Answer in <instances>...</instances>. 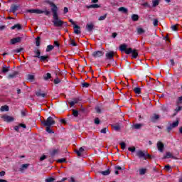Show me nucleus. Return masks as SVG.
I'll use <instances>...</instances> for the list:
<instances>
[{
	"instance_id": "nucleus-53",
	"label": "nucleus",
	"mask_w": 182,
	"mask_h": 182,
	"mask_svg": "<svg viewBox=\"0 0 182 182\" xmlns=\"http://www.w3.org/2000/svg\"><path fill=\"white\" fill-rule=\"evenodd\" d=\"M50 154L51 156H56V154H58V150L57 149L53 150Z\"/></svg>"
},
{
	"instance_id": "nucleus-18",
	"label": "nucleus",
	"mask_w": 182,
	"mask_h": 182,
	"mask_svg": "<svg viewBox=\"0 0 182 182\" xmlns=\"http://www.w3.org/2000/svg\"><path fill=\"white\" fill-rule=\"evenodd\" d=\"M87 8L88 9H96L97 8H100V5H99V4H91L90 6H87Z\"/></svg>"
},
{
	"instance_id": "nucleus-43",
	"label": "nucleus",
	"mask_w": 182,
	"mask_h": 182,
	"mask_svg": "<svg viewBox=\"0 0 182 182\" xmlns=\"http://www.w3.org/2000/svg\"><path fill=\"white\" fill-rule=\"evenodd\" d=\"M137 32L139 35H141V33H144V30L141 28H137Z\"/></svg>"
},
{
	"instance_id": "nucleus-42",
	"label": "nucleus",
	"mask_w": 182,
	"mask_h": 182,
	"mask_svg": "<svg viewBox=\"0 0 182 182\" xmlns=\"http://www.w3.org/2000/svg\"><path fill=\"white\" fill-rule=\"evenodd\" d=\"M181 103H182V96L178 98V100L176 101V105L177 106H178V105H181Z\"/></svg>"
},
{
	"instance_id": "nucleus-4",
	"label": "nucleus",
	"mask_w": 182,
	"mask_h": 182,
	"mask_svg": "<svg viewBox=\"0 0 182 182\" xmlns=\"http://www.w3.org/2000/svg\"><path fill=\"white\" fill-rule=\"evenodd\" d=\"M130 53L132 54V58L134 59H136V58L139 56V53H137V50H133V48H128L126 51L127 55H130Z\"/></svg>"
},
{
	"instance_id": "nucleus-57",
	"label": "nucleus",
	"mask_w": 182,
	"mask_h": 182,
	"mask_svg": "<svg viewBox=\"0 0 182 182\" xmlns=\"http://www.w3.org/2000/svg\"><path fill=\"white\" fill-rule=\"evenodd\" d=\"M58 163H66V159L65 158L58 160Z\"/></svg>"
},
{
	"instance_id": "nucleus-34",
	"label": "nucleus",
	"mask_w": 182,
	"mask_h": 182,
	"mask_svg": "<svg viewBox=\"0 0 182 182\" xmlns=\"http://www.w3.org/2000/svg\"><path fill=\"white\" fill-rule=\"evenodd\" d=\"M146 171H147V169H146V168L139 169L140 176H144V174H146Z\"/></svg>"
},
{
	"instance_id": "nucleus-48",
	"label": "nucleus",
	"mask_w": 182,
	"mask_h": 182,
	"mask_svg": "<svg viewBox=\"0 0 182 182\" xmlns=\"http://www.w3.org/2000/svg\"><path fill=\"white\" fill-rule=\"evenodd\" d=\"M154 26H157L159 25V20L157 18H154L153 21Z\"/></svg>"
},
{
	"instance_id": "nucleus-37",
	"label": "nucleus",
	"mask_w": 182,
	"mask_h": 182,
	"mask_svg": "<svg viewBox=\"0 0 182 182\" xmlns=\"http://www.w3.org/2000/svg\"><path fill=\"white\" fill-rule=\"evenodd\" d=\"M36 46H39L41 45V37H37L36 38Z\"/></svg>"
},
{
	"instance_id": "nucleus-36",
	"label": "nucleus",
	"mask_w": 182,
	"mask_h": 182,
	"mask_svg": "<svg viewBox=\"0 0 182 182\" xmlns=\"http://www.w3.org/2000/svg\"><path fill=\"white\" fill-rule=\"evenodd\" d=\"M132 21H139V15H137V14H133V15L132 16Z\"/></svg>"
},
{
	"instance_id": "nucleus-5",
	"label": "nucleus",
	"mask_w": 182,
	"mask_h": 182,
	"mask_svg": "<svg viewBox=\"0 0 182 182\" xmlns=\"http://www.w3.org/2000/svg\"><path fill=\"white\" fill-rule=\"evenodd\" d=\"M1 118L4 120V122H6V123H11L14 122V120H15V118H14V117L7 114L1 115Z\"/></svg>"
},
{
	"instance_id": "nucleus-45",
	"label": "nucleus",
	"mask_w": 182,
	"mask_h": 182,
	"mask_svg": "<svg viewBox=\"0 0 182 182\" xmlns=\"http://www.w3.org/2000/svg\"><path fill=\"white\" fill-rule=\"evenodd\" d=\"M38 59H40L41 60H42V62H45V60H46L48 59V56H43V55H42V56H40V57L38 58Z\"/></svg>"
},
{
	"instance_id": "nucleus-23",
	"label": "nucleus",
	"mask_w": 182,
	"mask_h": 182,
	"mask_svg": "<svg viewBox=\"0 0 182 182\" xmlns=\"http://www.w3.org/2000/svg\"><path fill=\"white\" fill-rule=\"evenodd\" d=\"M159 119H160V116L156 114L151 117V122H156V120H159Z\"/></svg>"
},
{
	"instance_id": "nucleus-16",
	"label": "nucleus",
	"mask_w": 182,
	"mask_h": 182,
	"mask_svg": "<svg viewBox=\"0 0 182 182\" xmlns=\"http://www.w3.org/2000/svg\"><path fill=\"white\" fill-rule=\"evenodd\" d=\"M182 110V107L181 106H178L174 110H173V116H177V114L178 112H181Z\"/></svg>"
},
{
	"instance_id": "nucleus-55",
	"label": "nucleus",
	"mask_w": 182,
	"mask_h": 182,
	"mask_svg": "<svg viewBox=\"0 0 182 182\" xmlns=\"http://www.w3.org/2000/svg\"><path fill=\"white\" fill-rule=\"evenodd\" d=\"M53 181H55L54 178H48L46 179V182H53Z\"/></svg>"
},
{
	"instance_id": "nucleus-56",
	"label": "nucleus",
	"mask_w": 182,
	"mask_h": 182,
	"mask_svg": "<svg viewBox=\"0 0 182 182\" xmlns=\"http://www.w3.org/2000/svg\"><path fill=\"white\" fill-rule=\"evenodd\" d=\"M82 87H89V86H90V85L87 82H84L82 84Z\"/></svg>"
},
{
	"instance_id": "nucleus-32",
	"label": "nucleus",
	"mask_w": 182,
	"mask_h": 182,
	"mask_svg": "<svg viewBox=\"0 0 182 182\" xmlns=\"http://www.w3.org/2000/svg\"><path fill=\"white\" fill-rule=\"evenodd\" d=\"M100 173L102 174V176H109V174H110V171L107 169L106 171H102Z\"/></svg>"
},
{
	"instance_id": "nucleus-29",
	"label": "nucleus",
	"mask_w": 182,
	"mask_h": 182,
	"mask_svg": "<svg viewBox=\"0 0 182 182\" xmlns=\"http://www.w3.org/2000/svg\"><path fill=\"white\" fill-rule=\"evenodd\" d=\"M87 31H88V32H92V31H93V24H87Z\"/></svg>"
},
{
	"instance_id": "nucleus-64",
	"label": "nucleus",
	"mask_w": 182,
	"mask_h": 182,
	"mask_svg": "<svg viewBox=\"0 0 182 182\" xmlns=\"http://www.w3.org/2000/svg\"><path fill=\"white\" fill-rule=\"evenodd\" d=\"M115 170L119 171V170H122V168L119 166H117L114 167Z\"/></svg>"
},
{
	"instance_id": "nucleus-25",
	"label": "nucleus",
	"mask_w": 182,
	"mask_h": 182,
	"mask_svg": "<svg viewBox=\"0 0 182 182\" xmlns=\"http://www.w3.org/2000/svg\"><path fill=\"white\" fill-rule=\"evenodd\" d=\"M152 4V6L154 8H156V6H157L160 4V0H153Z\"/></svg>"
},
{
	"instance_id": "nucleus-24",
	"label": "nucleus",
	"mask_w": 182,
	"mask_h": 182,
	"mask_svg": "<svg viewBox=\"0 0 182 182\" xmlns=\"http://www.w3.org/2000/svg\"><path fill=\"white\" fill-rule=\"evenodd\" d=\"M134 93H136V95H140V93H141V89L139 87L134 88Z\"/></svg>"
},
{
	"instance_id": "nucleus-50",
	"label": "nucleus",
	"mask_w": 182,
	"mask_h": 182,
	"mask_svg": "<svg viewBox=\"0 0 182 182\" xmlns=\"http://www.w3.org/2000/svg\"><path fill=\"white\" fill-rule=\"evenodd\" d=\"M128 150H129V151H131L132 153H134L136 151V148L134 146L129 147Z\"/></svg>"
},
{
	"instance_id": "nucleus-12",
	"label": "nucleus",
	"mask_w": 182,
	"mask_h": 182,
	"mask_svg": "<svg viewBox=\"0 0 182 182\" xmlns=\"http://www.w3.org/2000/svg\"><path fill=\"white\" fill-rule=\"evenodd\" d=\"M18 9H19V6L11 5L9 12H13V14H15V12H16V11H18Z\"/></svg>"
},
{
	"instance_id": "nucleus-52",
	"label": "nucleus",
	"mask_w": 182,
	"mask_h": 182,
	"mask_svg": "<svg viewBox=\"0 0 182 182\" xmlns=\"http://www.w3.org/2000/svg\"><path fill=\"white\" fill-rule=\"evenodd\" d=\"M119 144H120L121 148L122 149V150H124V149H126V143L121 142Z\"/></svg>"
},
{
	"instance_id": "nucleus-15",
	"label": "nucleus",
	"mask_w": 182,
	"mask_h": 182,
	"mask_svg": "<svg viewBox=\"0 0 182 182\" xmlns=\"http://www.w3.org/2000/svg\"><path fill=\"white\" fill-rule=\"evenodd\" d=\"M83 151H85V149H83V147H80L79 150H75V153L79 157L82 156V153H83Z\"/></svg>"
},
{
	"instance_id": "nucleus-13",
	"label": "nucleus",
	"mask_w": 182,
	"mask_h": 182,
	"mask_svg": "<svg viewBox=\"0 0 182 182\" xmlns=\"http://www.w3.org/2000/svg\"><path fill=\"white\" fill-rule=\"evenodd\" d=\"M119 50H121V52H127V44H122L119 46Z\"/></svg>"
},
{
	"instance_id": "nucleus-10",
	"label": "nucleus",
	"mask_w": 182,
	"mask_h": 182,
	"mask_svg": "<svg viewBox=\"0 0 182 182\" xmlns=\"http://www.w3.org/2000/svg\"><path fill=\"white\" fill-rule=\"evenodd\" d=\"M114 55V53H113V51H111V52H109V53H107L105 56H106V59H109V60H114L113 59V56Z\"/></svg>"
},
{
	"instance_id": "nucleus-21",
	"label": "nucleus",
	"mask_w": 182,
	"mask_h": 182,
	"mask_svg": "<svg viewBox=\"0 0 182 182\" xmlns=\"http://www.w3.org/2000/svg\"><path fill=\"white\" fill-rule=\"evenodd\" d=\"M9 66L7 67L6 65H4L1 70L2 73H6L7 72H9Z\"/></svg>"
},
{
	"instance_id": "nucleus-59",
	"label": "nucleus",
	"mask_w": 182,
	"mask_h": 182,
	"mask_svg": "<svg viewBox=\"0 0 182 182\" xmlns=\"http://www.w3.org/2000/svg\"><path fill=\"white\" fill-rule=\"evenodd\" d=\"M95 124H100V120L99 119V118H95Z\"/></svg>"
},
{
	"instance_id": "nucleus-41",
	"label": "nucleus",
	"mask_w": 182,
	"mask_h": 182,
	"mask_svg": "<svg viewBox=\"0 0 182 182\" xmlns=\"http://www.w3.org/2000/svg\"><path fill=\"white\" fill-rule=\"evenodd\" d=\"M107 16V14H105L104 16H101L98 18V21H105Z\"/></svg>"
},
{
	"instance_id": "nucleus-49",
	"label": "nucleus",
	"mask_w": 182,
	"mask_h": 182,
	"mask_svg": "<svg viewBox=\"0 0 182 182\" xmlns=\"http://www.w3.org/2000/svg\"><path fill=\"white\" fill-rule=\"evenodd\" d=\"M60 82V79H59V77H56L55 80H54V83L55 85H59V83Z\"/></svg>"
},
{
	"instance_id": "nucleus-47",
	"label": "nucleus",
	"mask_w": 182,
	"mask_h": 182,
	"mask_svg": "<svg viewBox=\"0 0 182 182\" xmlns=\"http://www.w3.org/2000/svg\"><path fill=\"white\" fill-rule=\"evenodd\" d=\"M171 126H172V127L174 129V127H177V126H178V121H176L173 123H172L171 124Z\"/></svg>"
},
{
	"instance_id": "nucleus-38",
	"label": "nucleus",
	"mask_w": 182,
	"mask_h": 182,
	"mask_svg": "<svg viewBox=\"0 0 182 182\" xmlns=\"http://www.w3.org/2000/svg\"><path fill=\"white\" fill-rule=\"evenodd\" d=\"M119 12H124V14H127V9H126L124 7H120V8H119Z\"/></svg>"
},
{
	"instance_id": "nucleus-51",
	"label": "nucleus",
	"mask_w": 182,
	"mask_h": 182,
	"mask_svg": "<svg viewBox=\"0 0 182 182\" xmlns=\"http://www.w3.org/2000/svg\"><path fill=\"white\" fill-rule=\"evenodd\" d=\"M70 43L72 46H77V44H76V42L75 41V40H73L72 38H70Z\"/></svg>"
},
{
	"instance_id": "nucleus-2",
	"label": "nucleus",
	"mask_w": 182,
	"mask_h": 182,
	"mask_svg": "<svg viewBox=\"0 0 182 182\" xmlns=\"http://www.w3.org/2000/svg\"><path fill=\"white\" fill-rule=\"evenodd\" d=\"M27 12L29 14H37L38 15H41V14H45L46 16H49L50 15V12L48 10L42 11L41 9H28Z\"/></svg>"
},
{
	"instance_id": "nucleus-31",
	"label": "nucleus",
	"mask_w": 182,
	"mask_h": 182,
	"mask_svg": "<svg viewBox=\"0 0 182 182\" xmlns=\"http://www.w3.org/2000/svg\"><path fill=\"white\" fill-rule=\"evenodd\" d=\"M141 2H143L141 4L142 6H144L145 8H150V5L149 4V3L144 2V0H141Z\"/></svg>"
},
{
	"instance_id": "nucleus-6",
	"label": "nucleus",
	"mask_w": 182,
	"mask_h": 182,
	"mask_svg": "<svg viewBox=\"0 0 182 182\" xmlns=\"http://www.w3.org/2000/svg\"><path fill=\"white\" fill-rule=\"evenodd\" d=\"M136 156H137L139 159H144V160H146L145 151H143L141 150L136 151Z\"/></svg>"
},
{
	"instance_id": "nucleus-63",
	"label": "nucleus",
	"mask_w": 182,
	"mask_h": 182,
	"mask_svg": "<svg viewBox=\"0 0 182 182\" xmlns=\"http://www.w3.org/2000/svg\"><path fill=\"white\" fill-rule=\"evenodd\" d=\"M171 29H172V31H177V26H176V25L172 26Z\"/></svg>"
},
{
	"instance_id": "nucleus-26",
	"label": "nucleus",
	"mask_w": 182,
	"mask_h": 182,
	"mask_svg": "<svg viewBox=\"0 0 182 182\" xmlns=\"http://www.w3.org/2000/svg\"><path fill=\"white\" fill-rule=\"evenodd\" d=\"M112 127H113L114 130H116V132H118V130H120V126L119 124H112Z\"/></svg>"
},
{
	"instance_id": "nucleus-7",
	"label": "nucleus",
	"mask_w": 182,
	"mask_h": 182,
	"mask_svg": "<svg viewBox=\"0 0 182 182\" xmlns=\"http://www.w3.org/2000/svg\"><path fill=\"white\" fill-rule=\"evenodd\" d=\"M105 55V53L103 51L97 50L92 53V58H102Z\"/></svg>"
},
{
	"instance_id": "nucleus-33",
	"label": "nucleus",
	"mask_w": 182,
	"mask_h": 182,
	"mask_svg": "<svg viewBox=\"0 0 182 182\" xmlns=\"http://www.w3.org/2000/svg\"><path fill=\"white\" fill-rule=\"evenodd\" d=\"M28 167H29V164H24L21 166V167L20 168V170L21 171H23V170H26V168H27Z\"/></svg>"
},
{
	"instance_id": "nucleus-14",
	"label": "nucleus",
	"mask_w": 182,
	"mask_h": 182,
	"mask_svg": "<svg viewBox=\"0 0 182 182\" xmlns=\"http://www.w3.org/2000/svg\"><path fill=\"white\" fill-rule=\"evenodd\" d=\"M144 124H135L132 125L133 129H135V130L140 129L141 127H143Z\"/></svg>"
},
{
	"instance_id": "nucleus-61",
	"label": "nucleus",
	"mask_w": 182,
	"mask_h": 182,
	"mask_svg": "<svg viewBox=\"0 0 182 182\" xmlns=\"http://www.w3.org/2000/svg\"><path fill=\"white\" fill-rule=\"evenodd\" d=\"M95 110H96L97 113L102 112V110L100 109V107H95Z\"/></svg>"
},
{
	"instance_id": "nucleus-17",
	"label": "nucleus",
	"mask_w": 182,
	"mask_h": 182,
	"mask_svg": "<svg viewBox=\"0 0 182 182\" xmlns=\"http://www.w3.org/2000/svg\"><path fill=\"white\" fill-rule=\"evenodd\" d=\"M16 76H18V72L15 71L13 74L9 75L7 79H14Z\"/></svg>"
},
{
	"instance_id": "nucleus-40",
	"label": "nucleus",
	"mask_w": 182,
	"mask_h": 182,
	"mask_svg": "<svg viewBox=\"0 0 182 182\" xmlns=\"http://www.w3.org/2000/svg\"><path fill=\"white\" fill-rule=\"evenodd\" d=\"M73 114L75 117H77V116H79V111L73 109Z\"/></svg>"
},
{
	"instance_id": "nucleus-27",
	"label": "nucleus",
	"mask_w": 182,
	"mask_h": 182,
	"mask_svg": "<svg viewBox=\"0 0 182 182\" xmlns=\"http://www.w3.org/2000/svg\"><path fill=\"white\" fill-rule=\"evenodd\" d=\"M36 96H38V97H45V96H46V94L45 93H42L41 91H38L36 93Z\"/></svg>"
},
{
	"instance_id": "nucleus-1",
	"label": "nucleus",
	"mask_w": 182,
	"mask_h": 182,
	"mask_svg": "<svg viewBox=\"0 0 182 182\" xmlns=\"http://www.w3.org/2000/svg\"><path fill=\"white\" fill-rule=\"evenodd\" d=\"M53 8H51V11L53 13V23L54 26L60 27L63 25V21L62 20L59 19V16L58 15V6L55 4H51Z\"/></svg>"
},
{
	"instance_id": "nucleus-30",
	"label": "nucleus",
	"mask_w": 182,
	"mask_h": 182,
	"mask_svg": "<svg viewBox=\"0 0 182 182\" xmlns=\"http://www.w3.org/2000/svg\"><path fill=\"white\" fill-rule=\"evenodd\" d=\"M44 80H49L50 77H52V75L50 73H48L46 75L43 76Z\"/></svg>"
},
{
	"instance_id": "nucleus-8",
	"label": "nucleus",
	"mask_w": 182,
	"mask_h": 182,
	"mask_svg": "<svg viewBox=\"0 0 182 182\" xmlns=\"http://www.w3.org/2000/svg\"><path fill=\"white\" fill-rule=\"evenodd\" d=\"M156 147L160 153L164 151V144L161 141H159L157 142Z\"/></svg>"
},
{
	"instance_id": "nucleus-58",
	"label": "nucleus",
	"mask_w": 182,
	"mask_h": 182,
	"mask_svg": "<svg viewBox=\"0 0 182 182\" xmlns=\"http://www.w3.org/2000/svg\"><path fill=\"white\" fill-rule=\"evenodd\" d=\"M28 80H33V79H35V77L32 75H28Z\"/></svg>"
},
{
	"instance_id": "nucleus-54",
	"label": "nucleus",
	"mask_w": 182,
	"mask_h": 182,
	"mask_svg": "<svg viewBox=\"0 0 182 182\" xmlns=\"http://www.w3.org/2000/svg\"><path fill=\"white\" fill-rule=\"evenodd\" d=\"M46 2L47 3V4H50V6H51V8H53V5H55L54 4H53V2H52V1H49V0H46ZM53 4V5H52Z\"/></svg>"
},
{
	"instance_id": "nucleus-35",
	"label": "nucleus",
	"mask_w": 182,
	"mask_h": 182,
	"mask_svg": "<svg viewBox=\"0 0 182 182\" xmlns=\"http://www.w3.org/2000/svg\"><path fill=\"white\" fill-rule=\"evenodd\" d=\"M53 46H52V45H48V46H47V48H46V52H50V50H53Z\"/></svg>"
},
{
	"instance_id": "nucleus-11",
	"label": "nucleus",
	"mask_w": 182,
	"mask_h": 182,
	"mask_svg": "<svg viewBox=\"0 0 182 182\" xmlns=\"http://www.w3.org/2000/svg\"><path fill=\"white\" fill-rule=\"evenodd\" d=\"M73 28H74V33H75V35H80V33H81L80 26L77 25H75Z\"/></svg>"
},
{
	"instance_id": "nucleus-60",
	"label": "nucleus",
	"mask_w": 182,
	"mask_h": 182,
	"mask_svg": "<svg viewBox=\"0 0 182 182\" xmlns=\"http://www.w3.org/2000/svg\"><path fill=\"white\" fill-rule=\"evenodd\" d=\"M46 132L48 133H53V132H52V129H50V127H46Z\"/></svg>"
},
{
	"instance_id": "nucleus-62",
	"label": "nucleus",
	"mask_w": 182,
	"mask_h": 182,
	"mask_svg": "<svg viewBox=\"0 0 182 182\" xmlns=\"http://www.w3.org/2000/svg\"><path fill=\"white\" fill-rule=\"evenodd\" d=\"M165 168L168 171H170V170H171V166L166 165L165 166Z\"/></svg>"
},
{
	"instance_id": "nucleus-9",
	"label": "nucleus",
	"mask_w": 182,
	"mask_h": 182,
	"mask_svg": "<svg viewBox=\"0 0 182 182\" xmlns=\"http://www.w3.org/2000/svg\"><path fill=\"white\" fill-rule=\"evenodd\" d=\"M22 41V37H17L11 40V45H15V43H19Z\"/></svg>"
},
{
	"instance_id": "nucleus-28",
	"label": "nucleus",
	"mask_w": 182,
	"mask_h": 182,
	"mask_svg": "<svg viewBox=\"0 0 182 182\" xmlns=\"http://www.w3.org/2000/svg\"><path fill=\"white\" fill-rule=\"evenodd\" d=\"M161 109L162 112H168V105H162Z\"/></svg>"
},
{
	"instance_id": "nucleus-20",
	"label": "nucleus",
	"mask_w": 182,
	"mask_h": 182,
	"mask_svg": "<svg viewBox=\"0 0 182 182\" xmlns=\"http://www.w3.org/2000/svg\"><path fill=\"white\" fill-rule=\"evenodd\" d=\"M11 29L14 30V29H17V31H21V29H22V26H21V24H16L14 26H13Z\"/></svg>"
},
{
	"instance_id": "nucleus-3",
	"label": "nucleus",
	"mask_w": 182,
	"mask_h": 182,
	"mask_svg": "<svg viewBox=\"0 0 182 182\" xmlns=\"http://www.w3.org/2000/svg\"><path fill=\"white\" fill-rule=\"evenodd\" d=\"M41 123L43 126H46V127H50L55 124V120L53 117H48L46 120L42 121Z\"/></svg>"
},
{
	"instance_id": "nucleus-19",
	"label": "nucleus",
	"mask_w": 182,
	"mask_h": 182,
	"mask_svg": "<svg viewBox=\"0 0 182 182\" xmlns=\"http://www.w3.org/2000/svg\"><path fill=\"white\" fill-rule=\"evenodd\" d=\"M164 159H176V157H174L171 153L166 152V154L164 156Z\"/></svg>"
},
{
	"instance_id": "nucleus-22",
	"label": "nucleus",
	"mask_w": 182,
	"mask_h": 182,
	"mask_svg": "<svg viewBox=\"0 0 182 182\" xmlns=\"http://www.w3.org/2000/svg\"><path fill=\"white\" fill-rule=\"evenodd\" d=\"M0 110L1 112H9V107L8 105L1 106Z\"/></svg>"
},
{
	"instance_id": "nucleus-44",
	"label": "nucleus",
	"mask_w": 182,
	"mask_h": 182,
	"mask_svg": "<svg viewBox=\"0 0 182 182\" xmlns=\"http://www.w3.org/2000/svg\"><path fill=\"white\" fill-rule=\"evenodd\" d=\"M107 132H109V129L107 128H104L100 130V133H102L103 134H106Z\"/></svg>"
},
{
	"instance_id": "nucleus-46",
	"label": "nucleus",
	"mask_w": 182,
	"mask_h": 182,
	"mask_svg": "<svg viewBox=\"0 0 182 182\" xmlns=\"http://www.w3.org/2000/svg\"><path fill=\"white\" fill-rule=\"evenodd\" d=\"M173 129H174V128L173 127V126L171 124H170L168 127H167L166 130H167L168 133H170V132H171V130H173Z\"/></svg>"
},
{
	"instance_id": "nucleus-39",
	"label": "nucleus",
	"mask_w": 182,
	"mask_h": 182,
	"mask_svg": "<svg viewBox=\"0 0 182 182\" xmlns=\"http://www.w3.org/2000/svg\"><path fill=\"white\" fill-rule=\"evenodd\" d=\"M34 53H36V55L34 56V58H40L41 56V51H39V50H35Z\"/></svg>"
}]
</instances>
